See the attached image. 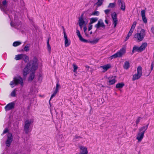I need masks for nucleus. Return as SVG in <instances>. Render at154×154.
I'll list each match as a JSON object with an SVG mask.
<instances>
[{
    "label": "nucleus",
    "mask_w": 154,
    "mask_h": 154,
    "mask_svg": "<svg viewBox=\"0 0 154 154\" xmlns=\"http://www.w3.org/2000/svg\"><path fill=\"white\" fill-rule=\"evenodd\" d=\"M53 97H51V98L49 100V104L50 105V106H51V105L50 103V100H51V99H52V98H53Z\"/></svg>",
    "instance_id": "nucleus-53"
},
{
    "label": "nucleus",
    "mask_w": 154,
    "mask_h": 154,
    "mask_svg": "<svg viewBox=\"0 0 154 154\" xmlns=\"http://www.w3.org/2000/svg\"><path fill=\"white\" fill-rule=\"evenodd\" d=\"M92 25L91 24L89 25V27L88 28V31H89L91 30L92 29Z\"/></svg>",
    "instance_id": "nucleus-47"
},
{
    "label": "nucleus",
    "mask_w": 154,
    "mask_h": 154,
    "mask_svg": "<svg viewBox=\"0 0 154 154\" xmlns=\"http://www.w3.org/2000/svg\"><path fill=\"white\" fill-rule=\"evenodd\" d=\"M154 62H152V63H151V71H152L153 69V67H154Z\"/></svg>",
    "instance_id": "nucleus-43"
},
{
    "label": "nucleus",
    "mask_w": 154,
    "mask_h": 154,
    "mask_svg": "<svg viewBox=\"0 0 154 154\" xmlns=\"http://www.w3.org/2000/svg\"><path fill=\"white\" fill-rule=\"evenodd\" d=\"M125 53V49L124 48H122L119 51L111 56L109 58L111 59L115 58L117 57H122Z\"/></svg>",
    "instance_id": "nucleus-6"
},
{
    "label": "nucleus",
    "mask_w": 154,
    "mask_h": 154,
    "mask_svg": "<svg viewBox=\"0 0 154 154\" xmlns=\"http://www.w3.org/2000/svg\"><path fill=\"white\" fill-rule=\"evenodd\" d=\"M18 84L22 86H23L24 85L23 79L20 76L14 77L13 80L11 82L10 84L12 88Z\"/></svg>",
    "instance_id": "nucleus-3"
},
{
    "label": "nucleus",
    "mask_w": 154,
    "mask_h": 154,
    "mask_svg": "<svg viewBox=\"0 0 154 154\" xmlns=\"http://www.w3.org/2000/svg\"><path fill=\"white\" fill-rule=\"evenodd\" d=\"M112 17L113 20V24L114 25V27H115L118 23L117 15L115 12L112 14Z\"/></svg>",
    "instance_id": "nucleus-12"
},
{
    "label": "nucleus",
    "mask_w": 154,
    "mask_h": 154,
    "mask_svg": "<svg viewBox=\"0 0 154 154\" xmlns=\"http://www.w3.org/2000/svg\"><path fill=\"white\" fill-rule=\"evenodd\" d=\"M23 54H21L16 55L15 57V59L17 60L22 59L23 57Z\"/></svg>",
    "instance_id": "nucleus-22"
},
{
    "label": "nucleus",
    "mask_w": 154,
    "mask_h": 154,
    "mask_svg": "<svg viewBox=\"0 0 154 154\" xmlns=\"http://www.w3.org/2000/svg\"><path fill=\"white\" fill-rule=\"evenodd\" d=\"M21 44V42H15L13 43V45L14 47H16L20 45V44Z\"/></svg>",
    "instance_id": "nucleus-30"
},
{
    "label": "nucleus",
    "mask_w": 154,
    "mask_h": 154,
    "mask_svg": "<svg viewBox=\"0 0 154 154\" xmlns=\"http://www.w3.org/2000/svg\"><path fill=\"white\" fill-rule=\"evenodd\" d=\"M50 39V38H48L47 42V49L48 50V51L49 52V53H50L51 51V47L50 45H49V41Z\"/></svg>",
    "instance_id": "nucleus-26"
},
{
    "label": "nucleus",
    "mask_w": 154,
    "mask_h": 154,
    "mask_svg": "<svg viewBox=\"0 0 154 154\" xmlns=\"http://www.w3.org/2000/svg\"><path fill=\"white\" fill-rule=\"evenodd\" d=\"M35 77L34 73L33 72L31 73L29 77V81H32L34 79Z\"/></svg>",
    "instance_id": "nucleus-27"
},
{
    "label": "nucleus",
    "mask_w": 154,
    "mask_h": 154,
    "mask_svg": "<svg viewBox=\"0 0 154 154\" xmlns=\"http://www.w3.org/2000/svg\"><path fill=\"white\" fill-rule=\"evenodd\" d=\"M22 59H23L25 61L27 62L29 59V57L25 54H23V57Z\"/></svg>",
    "instance_id": "nucleus-37"
},
{
    "label": "nucleus",
    "mask_w": 154,
    "mask_h": 154,
    "mask_svg": "<svg viewBox=\"0 0 154 154\" xmlns=\"http://www.w3.org/2000/svg\"><path fill=\"white\" fill-rule=\"evenodd\" d=\"M100 38H96L93 40L88 41L87 40V42H84L85 43H91L92 44H95L97 43L100 40Z\"/></svg>",
    "instance_id": "nucleus-20"
},
{
    "label": "nucleus",
    "mask_w": 154,
    "mask_h": 154,
    "mask_svg": "<svg viewBox=\"0 0 154 154\" xmlns=\"http://www.w3.org/2000/svg\"><path fill=\"white\" fill-rule=\"evenodd\" d=\"M79 26H80V27L81 28V29H82V26H83V25H80V24H79Z\"/></svg>",
    "instance_id": "nucleus-55"
},
{
    "label": "nucleus",
    "mask_w": 154,
    "mask_h": 154,
    "mask_svg": "<svg viewBox=\"0 0 154 154\" xmlns=\"http://www.w3.org/2000/svg\"><path fill=\"white\" fill-rule=\"evenodd\" d=\"M85 67L86 69H87V70H88L89 68V67L88 66H85Z\"/></svg>",
    "instance_id": "nucleus-56"
},
{
    "label": "nucleus",
    "mask_w": 154,
    "mask_h": 154,
    "mask_svg": "<svg viewBox=\"0 0 154 154\" xmlns=\"http://www.w3.org/2000/svg\"><path fill=\"white\" fill-rule=\"evenodd\" d=\"M6 4H7V2H6V0H4V1H3V2H2L3 6H2V8H1V9H4V8L5 7V5H6Z\"/></svg>",
    "instance_id": "nucleus-38"
},
{
    "label": "nucleus",
    "mask_w": 154,
    "mask_h": 154,
    "mask_svg": "<svg viewBox=\"0 0 154 154\" xmlns=\"http://www.w3.org/2000/svg\"><path fill=\"white\" fill-rule=\"evenodd\" d=\"M147 44L146 42H144L142 43L140 47H134L133 48L132 52L134 51H136L137 52H141L144 50L147 46Z\"/></svg>",
    "instance_id": "nucleus-8"
},
{
    "label": "nucleus",
    "mask_w": 154,
    "mask_h": 154,
    "mask_svg": "<svg viewBox=\"0 0 154 154\" xmlns=\"http://www.w3.org/2000/svg\"><path fill=\"white\" fill-rule=\"evenodd\" d=\"M110 11V10L109 9H106V10H105L104 11H105V14L107 15L109 13Z\"/></svg>",
    "instance_id": "nucleus-45"
},
{
    "label": "nucleus",
    "mask_w": 154,
    "mask_h": 154,
    "mask_svg": "<svg viewBox=\"0 0 154 154\" xmlns=\"http://www.w3.org/2000/svg\"><path fill=\"white\" fill-rule=\"evenodd\" d=\"M8 131V130L7 128H5V129L4 130L2 134V135L3 134H5L7 133Z\"/></svg>",
    "instance_id": "nucleus-42"
},
{
    "label": "nucleus",
    "mask_w": 154,
    "mask_h": 154,
    "mask_svg": "<svg viewBox=\"0 0 154 154\" xmlns=\"http://www.w3.org/2000/svg\"><path fill=\"white\" fill-rule=\"evenodd\" d=\"M41 78V77H39V79H38V80H39Z\"/></svg>",
    "instance_id": "nucleus-59"
},
{
    "label": "nucleus",
    "mask_w": 154,
    "mask_h": 154,
    "mask_svg": "<svg viewBox=\"0 0 154 154\" xmlns=\"http://www.w3.org/2000/svg\"><path fill=\"white\" fill-rule=\"evenodd\" d=\"M133 32V31L130 30L128 34V35L129 36H131L132 35Z\"/></svg>",
    "instance_id": "nucleus-44"
},
{
    "label": "nucleus",
    "mask_w": 154,
    "mask_h": 154,
    "mask_svg": "<svg viewBox=\"0 0 154 154\" xmlns=\"http://www.w3.org/2000/svg\"><path fill=\"white\" fill-rule=\"evenodd\" d=\"M58 91H56L55 90L53 94L51 95V96H55Z\"/></svg>",
    "instance_id": "nucleus-46"
},
{
    "label": "nucleus",
    "mask_w": 154,
    "mask_h": 154,
    "mask_svg": "<svg viewBox=\"0 0 154 154\" xmlns=\"http://www.w3.org/2000/svg\"><path fill=\"white\" fill-rule=\"evenodd\" d=\"M101 103H103L104 102V98H102L101 99Z\"/></svg>",
    "instance_id": "nucleus-50"
},
{
    "label": "nucleus",
    "mask_w": 154,
    "mask_h": 154,
    "mask_svg": "<svg viewBox=\"0 0 154 154\" xmlns=\"http://www.w3.org/2000/svg\"><path fill=\"white\" fill-rule=\"evenodd\" d=\"M130 66V64L128 62L126 61L124 65L123 66L124 68L125 69H128Z\"/></svg>",
    "instance_id": "nucleus-25"
},
{
    "label": "nucleus",
    "mask_w": 154,
    "mask_h": 154,
    "mask_svg": "<svg viewBox=\"0 0 154 154\" xmlns=\"http://www.w3.org/2000/svg\"><path fill=\"white\" fill-rule=\"evenodd\" d=\"M146 11L144 10H141V15L142 17V20L145 23L147 22L146 18Z\"/></svg>",
    "instance_id": "nucleus-16"
},
{
    "label": "nucleus",
    "mask_w": 154,
    "mask_h": 154,
    "mask_svg": "<svg viewBox=\"0 0 154 154\" xmlns=\"http://www.w3.org/2000/svg\"><path fill=\"white\" fill-rule=\"evenodd\" d=\"M137 73L135 74L133 76L132 80L133 81L138 79L141 76L142 74V68L140 66H139L137 68Z\"/></svg>",
    "instance_id": "nucleus-7"
},
{
    "label": "nucleus",
    "mask_w": 154,
    "mask_h": 154,
    "mask_svg": "<svg viewBox=\"0 0 154 154\" xmlns=\"http://www.w3.org/2000/svg\"><path fill=\"white\" fill-rule=\"evenodd\" d=\"M75 138L76 139H78V138H82V137L80 136H78V135H76L75 136Z\"/></svg>",
    "instance_id": "nucleus-49"
},
{
    "label": "nucleus",
    "mask_w": 154,
    "mask_h": 154,
    "mask_svg": "<svg viewBox=\"0 0 154 154\" xmlns=\"http://www.w3.org/2000/svg\"><path fill=\"white\" fill-rule=\"evenodd\" d=\"M148 125L143 126L139 129V132L137 135L136 139L139 142H140L143 139L145 131L147 129Z\"/></svg>",
    "instance_id": "nucleus-4"
},
{
    "label": "nucleus",
    "mask_w": 154,
    "mask_h": 154,
    "mask_svg": "<svg viewBox=\"0 0 154 154\" xmlns=\"http://www.w3.org/2000/svg\"><path fill=\"white\" fill-rule=\"evenodd\" d=\"M79 24L80 25H86V23L84 20L82 18H80L79 19Z\"/></svg>",
    "instance_id": "nucleus-23"
},
{
    "label": "nucleus",
    "mask_w": 154,
    "mask_h": 154,
    "mask_svg": "<svg viewBox=\"0 0 154 154\" xmlns=\"http://www.w3.org/2000/svg\"><path fill=\"white\" fill-rule=\"evenodd\" d=\"M15 102H12L7 104L5 107V109L6 111H8L14 109V108Z\"/></svg>",
    "instance_id": "nucleus-10"
},
{
    "label": "nucleus",
    "mask_w": 154,
    "mask_h": 154,
    "mask_svg": "<svg viewBox=\"0 0 154 154\" xmlns=\"http://www.w3.org/2000/svg\"><path fill=\"white\" fill-rule=\"evenodd\" d=\"M37 59L35 57L33 58V60L30 61L23 70V74L24 76H26L29 73V71L33 72L36 70L38 66V64L37 63Z\"/></svg>",
    "instance_id": "nucleus-1"
},
{
    "label": "nucleus",
    "mask_w": 154,
    "mask_h": 154,
    "mask_svg": "<svg viewBox=\"0 0 154 154\" xmlns=\"http://www.w3.org/2000/svg\"><path fill=\"white\" fill-rule=\"evenodd\" d=\"M151 31H152V32L153 34H154V27H153L152 26L151 28Z\"/></svg>",
    "instance_id": "nucleus-48"
},
{
    "label": "nucleus",
    "mask_w": 154,
    "mask_h": 154,
    "mask_svg": "<svg viewBox=\"0 0 154 154\" xmlns=\"http://www.w3.org/2000/svg\"><path fill=\"white\" fill-rule=\"evenodd\" d=\"M99 14V12L97 11H95L93 12L92 14L91 15L98 16Z\"/></svg>",
    "instance_id": "nucleus-33"
},
{
    "label": "nucleus",
    "mask_w": 154,
    "mask_h": 154,
    "mask_svg": "<svg viewBox=\"0 0 154 154\" xmlns=\"http://www.w3.org/2000/svg\"><path fill=\"white\" fill-rule=\"evenodd\" d=\"M95 27L97 29H98L100 28L104 29L105 26L103 20L101 19H100L98 21L97 24L95 25Z\"/></svg>",
    "instance_id": "nucleus-11"
},
{
    "label": "nucleus",
    "mask_w": 154,
    "mask_h": 154,
    "mask_svg": "<svg viewBox=\"0 0 154 154\" xmlns=\"http://www.w3.org/2000/svg\"><path fill=\"white\" fill-rule=\"evenodd\" d=\"M141 119V117H138L136 120V125H137V124L139 123Z\"/></svg>",
    "instance_id": "nucleus-41"
},
{
    "label": "nucleus",
    "mask_w": 154,
    "mask_h": 154,
    "mask_svg": "<svg viewBox=\"0 0 154 154\" xmlns=\"http://www.w3.org/2000/svg\"><path fill=\"white\" fill-rule=\"evenodd\" d=\"M111 67V65L110 64H107L106 65L102 66H100L101 68L103 69V72H104L106 71L108 69Z\"/></svg>",
    "instance_id": "nucleus-19"
},
{
    "label": "nucleus",
    "mask_w": 154,
    "mask_h": 154,
    "mask_svg": "<svg viewBox=\"0 0 154 154\" xmlns=\"http://www.w3.org/2000/svg\"><path fill=\"white\" fill-rule=\"evenodd\" d=\"M124 86L123 83H120L116 85V88H121Z\"/></svg>",
    "instance_id": "nucleus-24"
},
{
    "label": "nucleus",
    "mask_w": 154,
    "mask_h": 154,
    "mask_svg": "<svg viewBox=\"0 0 154 154\" xmlns=\"http://www.w3.org/2000/svg\"><path fill=\"white\" fill-rule=\"evenodd\" d=\"M80 151L79 154H88L87 148L82 146H80Z\"/></svg>",
    "instance_id": "nucleus-14"
},
{
    "label": "nucleus",
    "mask_w": 154,
    "mask_h": 154,
    "mask_svg": "<svg viewBox=\"0 0 154 154\" xmlns=\"http://www.w3.org/2000/svg\"><path fill=\"white\" fill-rule=\"evenodd\" d=\"M13 140V137L12 134L11 133H8L7 134V139L5 143L7 146L9 147Z\"/></svg>",
    "instance_id": "nucleus-9"
},
{
    "label": "nucleus",
    "mask_w": 154,
    "mask_h": 154,
    "mask_svg": "<svg viewBox=\"0 0 154 154\" xmlns=\"http://www.w3.org/2000/svg\"><path fill=\"white\" fill-rule=\"evenodd\" d=\"M11 25L12 26H15L16 28H17L18 29H21V27L22 26L21 25L20 22H19L18 23H16L15 24L14 26L13 25V24L12 22L11 23Z\"/></svg>",
    "instance_id": "nucleus-21"
},
{
    "label": "nucleus",
    "mask_w": 154,
    "mask_h": 154,
    "mask_svg": "<svg viewBox=\"0 0 154 154\" xmlns=\"http://www.w3.org/2000/svg\"><path fill=\"white\" fill-rule=\"evenodd\" d=\"M136 24H137V22L136 21H134L133 23L132 24V25L131 26V28L130 30H132L133 31H134V30Z\"/></svg>",
    "instance_id": "nucleus-31"
},
{
    "label": "nucleus",
    "mask_w": 154,
    "mask_h": 154,
    "mask_svg": "<svg viewBox=\"0 0 154 154\" xmlns=\"http://www.w3.org/2000/svg\"><path fill=\"white\" fill-rule=\"evenodd\" d=\"M30 47V45H27L25 46L24 48V50L26 51H27L29 50V48Z\"/></svg>",
    "instance_id": "nucleus-34"
},
{
    "label": "nucleus",
    "mask_w": 154,
    "mask_h": 154,
    "mask_svg": "<svg viewBox=\"0 0 154 154\" xmlns=\"http://www.w3.org/2000/svg\"><path fill=\"white\" fill-rule=\"evenodd\" d=\"M33 122V120L31 119H27L25 121L24 126V131L26 134H28L29 132L30 131V125Z\"/></svg>",
    "instance_id": "nucleus-5"
},
{
    "label": "nucleus",
    "mask_w": 154,
    "mask_h": 154,
    "mask_svg": "<svg viewBox=\"0 0 154 154\" xmlns=\"http://www.w3.org/2000/svg\"><path fill=\"white\" fill-rule=\"evenodd\" d=\"M129 37H130L128 35H127V36L126 38H125V41H126L129 38Z\"/></svg>",
    "instance_id": "nucleus-51"
},
{
    "label": "nucleus",
    "mask_w": 154,
    "mask_h": 154,
    "mask_svg": "<svg viewBox=\"0 0 154 154\" xmlns=\"http://www.w3.org/2000/svg\"><path fill=\"white\" fill-rule=\"evenodd\" d=\"M76 33L77 35L79 38V39L80 41L84 42H87V40L84 39L82 38V37L80 34V31L79 30L77 29L76 30Z\"/></svg>",
    "instance_id": "nucleus-18"
},
{
    "label": "nucleus",
    "mask_w": 154,
    "mask_h": 154,
    "mask_svg": "<svg viewBox=\"0 0 154 154\" xmlns=\"http://www.w3.org/2000/svg\"><path fill=\"white\" fill-rule=\"evenodd\" d=\"M60 88V86L59 85L58 83H57L56 84V87L55 91H58L59 89Z\"/></svg>",
    "instance_id": "nucleus-40"
},
{
    "label": "nucleus",
    "mask_w": 154,
    "mask_h": 154,
    "mask_svg": "<svg viewBox=\"0 0 154 154\" xmlns=\"http://www.w3.org/2000/svg\"><path fill=\"white\" fill-rule=\"evenodd\" d=\"M115 6V3H110L108 6L109 8H113Z\"/></svg>",
    "instance_id": "nucleus-39"
},
{
    "label": "nucleus",
    "mask_w": 154,
    "mask_h": 154,
    "mask_svg": "<svg viewBox=\"0 0 154 154\" xmlns=\"http://www.w3.org/2000/svg\"><path fill=\"white\" fill-rule=\"evenodd\" d=\"M97 1H98L96 4H97L98 6H100L102 4L103 0H97Z\"/></svg>",
    "instance_id": "nucleus-29"
},
{
    "label": "nucleus",
    "mask_w": 154,
    "mask_h": 154,
    "mask_svg": "<svg viewBox=\"0 0 154 154\" xmlns=\"http://www.w3.org/2000/svg\"><path fill=\"white\" fill-rule=\"evenodd\" d=\"M17 92V90L16 89L14 90L11 93V95L12 96H15L16 95V93Z\"/></svg>",
    "instance_id": "nucleus-36"
},
{
    "label": "nucleus",
    "mask_w": 154,
    "mask_h": 154,
    "mask_svg": "<svg viewBox=\"0 0 154 154\" xmlns=\"http://www.w3.org/2000/svg\"><path fill=\"white\" fill-rule=\"evenodd\" d=\"M118 3L119 5L121 6L120 9L124 11L125 10V6L124 1L122 0H118Z\"/></svg>",
    "instance_id": "nucleus-15"
},
{
    "label": "nucleus",
    "mask_w": 154,
    "mask_h": 154,
    "mask_svg": "<svg viewBox=\"0 0 154 154\" xmlns=\"http://www.w3.org/2000/svg\"><path fill=\"white\" fill-rule=\"evenodd\" d=\"M65 40V47H68L70 44L71 42L70 40L68 39L66 35L64 34V36Z\"/></svg>",
    "instance_id": "nucleus-17"
},
{
    "label": "nucleus",
    "mask_w": 154,
    "mask_h": 154,
    "mask_svg": "<svg viewBox=\"0 0 154 154\" xmlns=\"http://www.w3.org/2000/svg\"><path fill=\"white\" fill-rule=\"evenodd\" d=\"M73 66L74 68L73 72H76L78 68V66L75 64H73Z\"/></svg>",
    "instance_id": "nucleus-35"
},
{
    "label": "nucleus",
    "mask_w": 154,
    "mask_h": 154,
    "mask_svg": "<svg viewBox=\"0 0 154 154\" xmlns=\"http://www.w3.org/2000/svg\"><path fill=\"white\" fill-rule=\"evenodd\" d=\"M109 81L107 82L109 85H112L114 84L116 82V76H112L108 79Z\"/></svg>",
    "instance_id": "nucleus-13"
},
{
    "label": "nucleus",
    "mask_w": 154,
    "mask_h": 154,
    "mask_svg": "<svg viewBox=\"0 0 154 154\" xmlns=\"http://www.w3.org/2000/svg\"><path fill=\"white\" fill-rule=\"evenodd\" d=\"M146 35V30L142 29L140 32L134 34V38L136 42H140L143 40Z\"/></svg>",
    "instance_id": "nucleus-2"
},
{
    "label": "nucleus",
    "mask_w": 154,
    "mask_h": 154,
    "mask_svg": "<svg viewBox=\"0 0 154 154\" xmlns=\"http://www.w3.org/2000/svg\"><path fill=\"white\" fill-rule=\"evenodd\" d=\"M63 31L64 36V34H65L66 35V33L65 29H64V28H63Z\"/></svg>",
    "instance_id": "nucleus-52"
},
{
    "label": "nucleus",
    "mask_w": 154,
    "mask_h": 154,
    "mask_svg": "<svg viewBox=\"0 0 154 154\" xmlns=\"http://www.w3.org/2000/svg\"><path fill=\"white\" fill-rule=\"evenodd\" d=\"M37 91H35V92H34V93H32V94L31 95H34L36 93H37Z\"/></svg>",
    "instance_id": "nucleus-54"
},
{
    "label": "nucleus",
    "mask_w": 154,
    "mask_h": 154,
    "mask_svg": "<svg viewBox=\"0 0 154 154\" xmlns=\"http://www.w3.org/2000/svg\"><path fill=\"white\" fill-rule=\"evenodd\" d=\"M83 29L84 32L85 33V35L87 37L89 36V34L87 33L86 31L87 30V28L86 26H84L83 28Z\"/></svg>",
    "instance_id": "nucleus-32"
},
{
    "label": "nucleus",
    "mask_w": 154,
    "mask_h": 154,
    "mask_svg": "<svg viewBox=\"0 0 154 154\" xmlns=\"http://www.w3.org/2000/svg\"><path fill=\"white\" fill-rule=\"evenodd\" d=\"M105 22L107 24H108V21H107V20H105Z\"/></svg>",
    "instance_id": "nucleus-57"
},
{
    "label": "nucleus",
    "mask_w": 154,
    "mask_h": 154,
    "mask_svg": "<svg viewBox=\"0 0 154 154\" xmlns=\"http://www.w3.org/2000/svg\"><path fill=\"white\" fill-rule=\"evenodd\" d=\"M92 32L91 31L90 33V34L91 35V34Z\"/></svg>",
    "instance_id": "nucleus-58"
},
{
    "label": "nucleus",
    "mask_w": 154,
    "mask_h": 154,
    "mask_svg": "<svg viewBox=\"0 0 154 154\" xmlns=\"http://www.w3.org/2000/svg\"><path fill=\"white\" fill-rule=\"evenodd\" d=\"M98 18H92L91 19L90 21V23L92 24L96 21H97L98 20Z\"/></svg>",
    "instance_id": "nucleus-28"
}]
</instances>
